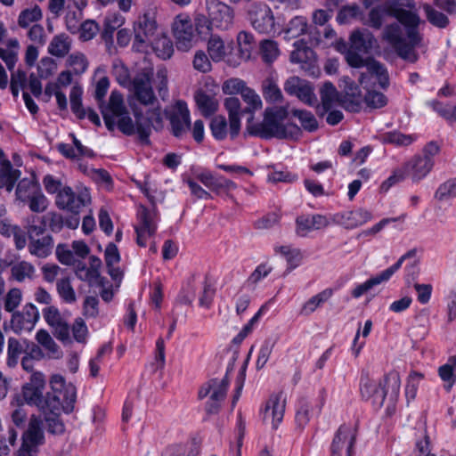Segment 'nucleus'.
I'll use <instances>...</instances> for the list:
<instances>
[{
	"instance_id": "nucleus-5",
	"label": "nucleus",
	"mask_w": 456,
	"mask_h": 456,
	"mask_svg": "<svg viewBox=\"0 0 456 456\" xmlns=\"http://www.w3.org/2000/svg\"><path fill=\"white\" fill-rule=\"evenodd\" d=\"M45 388V377L41 371L31 373L29 379L21 387L20 399L22 403L35 405L40 410L52 407V411L57 412L60 410V398L57 395L47 394L44 397Z\"/></svg>"
},
{
	"instance_id": "nucleus-9",
	"label": "nucleus",
	"mask_w": 456,
	"mask_h": 456,
	"mask_svg": "<svg viewBox=\"0 0 456 456\" xmlns=\"http://www.w3.org/2000/svg\"><path fill=\"white\" fill-rule=\"evenodd\" d=\"M173 36L176 48L181 52H188L198 42L197 34L190 16L186 13L178 14L172 24Z\"/></svg>"
},
{
	"instance_id": "nucleus-19",
	"label": "nucleus",
	"mask_w": 456,
	"mask_h": 456,
	"mask_svg": "<svg viewBox=\"0 0 456 456\" xmlns=\"http://www.w3.org/2000/svg\"><path fill=\"white\" fill-rule=\"evenodd\" d=\"M39 319V311L32 304H26L21 311L12 313L10 328L16 334L31 331Z\"/></svg>"
},
{
	"instance_id": "nucleus-32",
	"label": "nucleus",
	"mask_w": 456,
	"mask_h": 456,
	"mask_svg": "<svg viewBox=\"0 0 456 456\" xmlns=\"http://www.w3.org/2000/svg\"><path fill=\"white\" fill-rule=\"evenodd\" d=\"M37 276V270L33 264L25 260L11 264L10 279L19 283L33 281Z\"/></svg>"
},
{
	"instance_id": "nucleus-1",
	"label": "nucleus",
	"mask_w": 456,
	"mask_h": 456,
	"mask_svg": "<svg viewBox=\"0 0 456 456\" xmlns=\"http://www.w3.org/2000/svg\"><path fill=\"white\" fill-rule=\"evenodd\" d=\"M112 72L121 86L131 88L141 106L134 108L135 117V122H134L124 104L122 94L113 91L109 103L102 110L108 129L113 130L117 126L125 134L131 135L137 133L142 137L147 136L151 127L156 130L160 129L163 114L151 86V65L146 64L133 81L130 79L127 68L119 60L113 61Z\"/></svg>"
},
{
	"instance_id": "nucleus-15",
	"label": "nucleus",
	"mask_w": 456,
	"mask_h": 456,
	"mask_svg": "<svg viewBox=\"0 0 456 456\" xmlns=\"http://www.w3.org/2000/svg\"><path fill=\"white\" fill-rule=\"evenodd\" d=\"M415 250H410L406 254L403 255L398 261L391 265L390 267L387 268L386 270L382 271L379 273H377L374 276H371L370 279L365 281L362 283L356 284L354 288L352 289L351 295L354 298H359L364 294L370 292L371 289H374V287L380 285L382 283H385L388 281L391 277L394 275L395 272H397L403 263L410 258L413 257L415 256Z\"/></svg>"
},
{
	"instance_id": "nucleus-2",
	"label": "nucleus",
	"mask_w": 456,
	"mask_h": 456,
	"mask_svg": "<svg viewBox=\"0 0 456 456\" xmlns=\"http://www.w3.org/2000/svg\"><path fill=\"white\" fill-rule=\"evenodd\" d=\"M412 0L387 2L370 10L369 25L380 28L387 17H394L398 22L385 27L382 39L386 41L403 60L415 62L418 55L415 48L419 45L421 37L418 32L419 16L411 10Z\"/></svg>"
},
{
	"instance_id": "nucleus-26",
	"label": "nucleus",
	"mask_w": 456,
	"mask_h": 456,
	"mask_svg": "<svg viewBox=\"0 0 456 456\" xmlns=\"http://www.w3.org/2000/svg\"><path fill=\"white\" fill-rule=\"evenodd\" d=\"M359 82L360 85L366 90L364 101L369 107L379 109L387 105V99L385 94L380 92L372 90V87L376 83L379 86L375 75L371 76L368 72L366 74H362Z\"/></svg>"
},
{
	"instance_id": "nucleus-52",
	"label": "nucleus",
	"mask_w": 456,
	"mask_h": 456,
	"mask_svg": "<svg viewBox=\"0 0 456 456\" xmlns=\"http://www.w3.org/2000/svg\"><path fill=\"white\" fill-rule=\"evenodd\" d=\"M22 297L23 295L20 289L12 288L5 293L2 306L6 312L13 313L21 304Z\"/></svg>"
},
{
	"instance_id": "nucleus-57",
	"label": "nucleus",
	"mask_w": 456,
	"mask_h": 456,
	"mask_svg": "<svg viewBox=\"0 0 456 456\" xmlns=\"http://www.w3.org/2000/svg\"><path fill=\"white\" fill-rule=\"evenodd\" d=\"M424 376L417 371H411L406 381L405 397L408 403L416 398L418 388L423 380Z\"/></svg>"
},
{
	"instance_id": "nucleus-51",
	"label": "nucleus",
	"mask_w": 456,
	"mask_h": 456,
	"mask_svg": "<svg viewBox=\"0 0 456 456\" xmlns=\"http://www.w3.org/2000/svg\"><path fill=\"white\" fill-rule=\"evenodd\" d=\"M241 97L245 103L247 104V108L245 109V112H248L251 114L250 120L253 119V113L261 110L263 107V102L258 94L252 88L247 87L242 91Z\"/></svg>"
},
{
	"instance_id": "nucleus-4",
	"label": "nucleus",
	"mask_w": 456,
	"mask_h": 456,
	"mask_svg": "<svg viewBox=\"0 0 456 456\" xmlns=\"http://www.w3.org/2000/svg\"><path fill=\"white\" fill-rule=\"evenodd\" d=\"M288 116L286 107H269L265 110L261 123L254 126V134L262 138H297L300 127L293 123H285Z\"/></svg>"
},
{
	"instance_id": "nucleus-58",
	"label": "nucleus",
	"mask_w": 456,
	"mask_h": 456,
	"mask_svg": "<svg viewBox=\"0 0 456 456\" xmlns=\"http://www.w3.org/2000/svg\"><path fill=\"white\" fill-rule=\"evenodd\" d=\"M260 52L265 62L272 63L280 55L278 45L273 40H264L260 44Z\"/></svg>"
},
{
	"instance_id": "nucleus-6",
	"label": "nucleus",
	"mask_w": 456,
	"mask_h": 456,
	"mask_svg": "<svg viewBox=\"0 0 456 456\" xmlns=\"http://www.w3.org/2000/svg\"><path fill=\"white\" fill-rule=\"evenodd\" d=\"M434 166L420 155H415L407 160L401 167L394 170L393 174L381 183V190L387 191L395 183L410 178L413 183H419L428 175Z\"/></svg>"
},
{
	"instance_id": "nucleus-23",
	"label": "nucleus",
	"mask_w": 456,
	"mask_h": 456,
	"mask_svg": "<svg viewBox=\"0 0 456 456\" xmlns=\"http://www.w3.org/2000/svg\"><path fill=\"white\" fill-rule=\"evenodd\" d=\"M170 123L175 136H183L190 128L191 119L188 106L183 101H177L170 114Z\"/></svg>"
},
{
	"instance_id": "nucleus-8",
	"label": "nucleus",
	"mask_w": 456,
	"mask_h": 456,
	"mask_svg": "<svg viewBox=\"0 0 456 456\" xmlns=\"http://www.w3.org/2000/svg\"><path fill=\"white\" fill-rule=\"evenodd\" d=\"M401 379L397 372H389L383 379V384L376 389L371 396L364 397L376 408H381L385 402L388 403V408H394L400 394Z\"/></svg>"
},
{
	"instance_id": "nucleus-60",
	"label": "nucleus",
	"mask_w": 456,
	"mask_h": 456,
	"mask_svg": "<svg viewBox=\"0 0 456 456\" xmlns=\"http://www.w3.org/2000/svg\"><path fill=\"white\" fill-rule=\"evenodd\" d=\"M212 61L208 53L203 50H198L195 52L192 66L193 68L201 73H208L212 70Z\"/></svg>"
},
{
	"instance_id": "nucleus-11",
	"label": "nucleus",
	"mask_w": 456,
	"mask_h": 456,
	"mask_svg": "<svg viewBox=\"0 0 456 456\" xmlns=\"http://www.w3.org/2000/svg\"><path fill=\"white\" fill-rule=\"evenodd\" d=\"M249 20L252 26L260 33L278 34L281 33L282 23L275 20L273 12L265 4H257L249 10Z\"/></svg>"
},
{
	"instance_id": "nucleus-53",
	"label": "nucleus",
	"mask_w": 456,
	"mask_h": 456,
	"mask_svg": "<svg viewBox=\"0 0 456 456\" xmlns=\"http://www.w3.org/2000/svg\"><path fill=\"white\" fill-rule=\"evenodd\" d=\"M43 17L42 10L38 5H33L20 12L18 24L20 28H27L31 23L38 21Z\"/></svg>"
},
{
	"instance_id": "nucleus-63",
	"label": "nucleus",
	"mask_w": 456,
	"mask_h": 456,
	"mask_svg": "<svg viewBox=\"0 0 456 456\" xmlns=\"http://www.w3.org/2000/svg\"><path fill=\"white\" fill-rule=\"evenodd\" d=\"M41 356V349L37 346L32 345L31 348H29V350L20 360L22 369L28 372H34V362L36 359H39Z\"/></svg>"
},
{
	"instance_id": "nucleus-28",
	"label": "nucleus",
	"mask_w": 456,
	"mask_h": 456,
	"mask_svg": "<svg viewBox=\"0 0 456 456\" xmlns=\"http://www.w3.org/2000/svg\"><path fill=\"white\" fill-rule=\"evenodd\" d=\"M329 220L322 215H302L296 220V232L298 236L305 237L311 232L325 228Z\"/></svg>"
},
{
	"instance_id": "nucleus-40",
	"label": "nucleus",
	"mask_w": 456,
	"mask_h": 456,
	"mask_svg": "<svg viewBox=\"0 0 456 456\" xmlns=\"http://www.w3.org/2000/svg\"><path fill=\"white\" fill-rule=\"evenodd\" d=\"M236 43L238 48L236 57L240 63L248 61L256 45L253 35L247 31H240L237 35Z\"/></svg>"
},
{
	"instance_id": "nucleus-12",
	"label": "nucleus",
	"mask_w": 456,
	"mask_h": 456,
	"mask_svg": "<svg viewBox=\"0 0 456 456\" xmlns=\"http://www.w3.org/2000/svg\"><path fill=\"white\" fill-rule=\"evenodd\" d=\"M91 203V195L86 188L77 189L76 191L69 186H65L56 195L55 204L60 209L78 215L82 208Z\"/></svg>"
},
{
	"instance_id": "nucleus-33",
	"label": "nucleus",
	"mask_w": 456,
	"mask_h": 456,
	"mask_svg": "<svg viewBox=\"0 0 456 456\" xmlns=\"http://www.w3.org/2000/svg\"><path fill=\"white\" fill-rule=\"evenodd\" d=\"M27 340H19L16 338H9L7 341L6 365L9 368L17 367L20 360L28 351Z\"/></svg>"
},
{
	"instance_id": "nucleus-48",
	"label": "nucleus",
	"mask_w": 456,
	"mask_h": 456,
	"mask_svg": "<svg viewBox=\"0 0 456 456\" xmlns=\"http://www.w3.org/2000/svg\"><path fill=\"white\" fill-rule=\"evenodd\" d=\"M39 190L40 187L37 183L32 180L22 179L18 183L16 188V199L26 204Z\"/></svg>"
},
{
	"instance_id": "nucleus-16",
	"label": "nucleus",
	"mask_w": 456,
	"mask_h": 456,
	"mask_svg": "<svg viewBox=\"0 0 456 456\" xmlns=\"http://www.w3.org/2000/svg\"><path fill=\"white\" fill-rule=\"evenodd\" d=\"M206 9L215 29L227 31L233 27L234 11L227 4L219 0H206Z\"/></svg>"
},
{
	"instance_id": "nucleus-25",
	"label": "nucleus",
	"mask_w": 456,
	"mask_h": 456,
	"mask_svg": "<svg viewBox=\"0 0 456 456\" xmlns=\"http://www.w3.org/2000/svg\"><path fill=\"white\" fill-rule=\"evenodd\" d=\"M43 316L46 323L53 328L58 339L63 342L70 340L69 327L57 307L50 305L44 308Z\"/></svg>"
},
{
	"instance_id": "nucleus-49",
	"label": "nucleus",
	"mask_w": 456,
	"mask_h": 456,
	"mask_svg": "<svg viewBox=\"0 0 456 456\" xmlns=\"http://www.w3.org/2000/svg\"><path fill=\"white\" fill-rule=\"evenodd\" d=\"M332 295L333 290L331 289H326L322 292L313 296L304 304L302 307V314L307 315L314 313L319 306L328 301L332 297Z\"/></svg>"
},
{
	"instance_id": "nucleus-54",
	"label": "nucleus",
	"mask_w": 456,
	"mask_h": 456,
	"mask_svg": "<svg viewBox=\"0 0 456 456\" xmlns=\"http://www.w3.org/2000/svg\"><path fill=\"white\" fill-rule=\"evenodd\" d=\"M82 87L79 86H73L69 94L70 108L78 118H84L86 114V110L82 105Z\"/></svg>"
},
{
	"instance_id": "nucleus-3",
	"label": "nucleus",
	"mask_w": 456,
	"mask_h": 456,
	"mask_svg": "<svg viewBox=\"0 0 456 456\" xmlns=\"http://www.w3.org/2000/svg\"><path fill=\"white\" fill-rule=\"evenodd\" d=\"M376 38L367 29H358L350 36V46L346 52V61L354 68L366 67L367 72L376 76L379 87L386 89L389 86V76L387 68L380 62L368 58L363 59L361 53H368L376 45Z\"/></svg>"
},
{
	"instance_id": "nucleus-31",
	"label": "nucleus",
	"mask_w": 456,
	"mask_h": 456,
	"mask_svg": "<svg viewBox=\"0 0 456 456\" xmlns=\"http://www.w3.org/2000/svg\"><path fill=\"white\" fill-rule=\"evenodd\" d=\"M224 107L229 115V132L231 138H235L240 130L241 107L240 102L236 97L225 99Z\"/></svg>"
},
{
	"instance_id": "nucleus-50",
	"label": "nucleus",
	"mask_w": 456,
	"mask_h": 456,
	"mask_svg": "<svg viewBox=\"0 0 456 456\" xmlns=\"http://www.w3.org/2000/svg\"><path fill=\"white\" fill-rule=\"evenodd\" d=\"M293 117L298 119L301 127L307 132H314L318 128V121L315 116L306 110L294 109L291 110Z\"/></svg>"
},
{
	"instance_id": "nucleus-59",
	"label": "nucleus",
	"mask_w": 456,
	"mask_h": 456,
	"mask_svg": "<svg viewBox=\"0 0 456 456\" xmlns=\"http://www.w3.org/2000/svg\"><path fill=\"white\" fill-rule=\"evenodd\" d=\"M67 65L72 68L75 74L80 75L87 69L88 61L84 53L75 52L68 57Z\"/></svg>"
},
{
	"instance_id": "nucleus-36",
	"label": "nucleus",
	"mask_w": 456,
	"mask_h": 456,
	"mask_svg": "<svg viewBox=\"0 0 456 456\" xmlns=\"http://www.w3.org/2000/svg\"><path fill=\"white\" fill-rule=\"evenodd\" d=\"M322 107L325 110L337 106L346 107L345 102L342 100L339 93L330 82H325L320 90Z\"/></svg>"
},
{
	"instance_id": "nucleus-64",
	"label": "nucleus",
	"mask_w": 456,
	"mask_h": 456,
	"mask_svg": "<svg viewBox=\"0 0 456 456\" xmlns=\"http://www.w3.org/2000/svg\"><path fill=\"white\" fill-rule=\"evenodd\" d=\"M57 291L64 302L71 304L76 301V293L69 279H61L57 282Z\"/></svg>"
},
{
	"instance_id": "nucleus-39",
	"label": "nucleus",
	"mask_w": 456,
	"mask_h": 456,
	"mask_svg": "<svg viewBox=\"0 0 456 456\" xmlns=\"http://www.w3.org/2000/svg\"><path fill=\"white\" fill-rule=\"evenodd\" d=\"M101 264L102 262L98 257L92 256L89 265L81 263L77 265L76 268V275L81 281L93 284L98 281Z\"/></svg>"
},
{
	"instance_id": "nucleus-55",
	"label": "nucleus",
	"mask_w": 456,
	"mask_h": 456,
	"mask_svg": "<svg viewBox=\"0 0 456 456\" xmlns=\"http://www.w3.org/2000/svg\"><path fill=\"white\" fill-rule=\"evenodd\" d=\"M276 343H277V338H273V337L267 338L262 343V345L259 348V352H258V355H257V359H256V366L258 370L263 369L265 366Z\"/></svg>"
},
{
	"instance_id": "nucleus-18",
	"label": "nucleus",
	"mask_w": 456,
	"mask_h": 456,
	"mask_svg": "<svg viewBox=\"0 0 456 456\" xmlns=\"http://www.w3.org/2000/svg\"><path fill=\"white\" fill-rule=\"evenodd\" d=\"M285 408L286 398L282 393L271 395L260 410L263 422L277 429L283 419Z\"/></svg>"
},
{
	"instance_id": "nucleus-27",
	"label": "nucleus",
	"mask_w": 456,
	"mask_h": 456,
	"mask_svg": "<svg viewBox=\"0 0 456 456\" xmlns=\"http://www.w3.org/2000/svg\"><path fill=\"white\" fill-rule=\"evenodd\" d=\"M50 387L53 393L57 395L61 402L66 403L67 409L71 408L76 400V388L71 383H67L65 379L60 374H53L50 379Z\"/></svg>"
},
{
	"instance_id": "nucleus-30",
	"label": "nucleus",
	"mask_w": 456,
	"mask_h": 456,
	"mask_svg": "<svg viewBox=\"0 0 456 456\" xmlns=\"http://www.w3.org/2000/svg\"><path fill=\"white\" fill-rule=\"evenodd\" d=\"M289 60L292 63L300 64L303 69L311 68L316 61L314 52L306 45L303 40H297L293 44Z\"/></svg>"
},
{
	"instance_id": "nucleus-56",
	"label": "nucleus",
	"mask_w": 456,
	"mask_h": 456,
	"mask_svg": "<svg viewBox=\"0 0 456 456\" xmlns=\"http://www.w3.org/2000/svg\"><path fill=\"white\" fill-rule=\"evenodd\" d=\"M2 235L5 237L12 236L15 247L19 250L24 248L27 244L26 234L24 231L18 225L12 224L5 225L2 232Z\"/></svg>"
},
{
	"instance_id": "nucleus-62",
	"label": "nucleus",
	"mask_w": 456,
	"mask_h": 456,
	"mask_svg": "<svg viewBox=\"0 0 456 456\" xmlns=\"http://www.w3.org/2000/svg\"><path fill=\"white\" fill-rule=\"evenodd\" d=\"M433 110L449 123L456 122V105L444 104L439 102L431 103Z\"/></svg>"
},
{
	"instance_id": "nucleus-7",
	"label": "nucleus",
	"mask_w": 456,
	"mask_h": 456,
	"mask_svg": "<svg viewBox=\"0 0 456 456\" xmlns=\"http://www.w3.org/2000/svg\"><path fill=\"white\" fill-rule=\"evenodd\" d=\"M133 31V50L138 53H148L151 42H153V39L161 30L159 29L154 16L150 12H144L134 20Z\"/></svg>"
},
{
	"instance_id": "nucleus-45",
	"label": "nucleus",
	"mask_w": 456,
	"mask_h": 456,
	"mask_svg": "<svg viewBox=\"0 0 456 456\" xmlns=\"http://www.w3.org/2000/svg\"><path fill=\"white\" fill-rule=\"evenodd\" d=\"M70 408L67 409V407L62 404L60 401V410L57 412L52 411V407H47V409L41 410L45 414V419L47 423L49 432L53 434H61L64 431V424L60 419V415L62 411H69Z\"/></svg>"
},
{
	"instance_id": "nucleus-44",
	"label": "nucleus",
	"mask_w": 456,
	"mask_h": 456,
	"mask_svg": "<svg viewBox=\"0 0 456 456\" xmlns=\"http://www.w3.org/2000/svg\"><path fill=\"white\" fill-rule=\"evenodd\" d=\"M53 248V240L50 235H45L39 239H31L28 244L29 253L39 258H45L51 255Z\"/></svg>"
},
{
	"instance_id": "nucleus-37",
	"label": "nucleus",
	"mask_w": 456,
	"mask_h": 456,
	"mask_svg": "<svg viewBox=\"0 0 456 456\" xmlns=\"http://www.w3.org/2000/svg\"><path fill=\"white\" fill-rule=\"evenodd\" d=\"M262 93L267 102L278 103L283 100V94L278 85V76L270 74L262 84Z\"/></svg>"
},
{
	"instance_id": "nucleus-34",
	"label": "nucleus",
	"mask_w": 456,
	"mask_h": 456,
	"mask_svg": "<svg viewBox=\"0 0 456 456\" xmlns=\"http://www.w3.org/2000/svg\"><path fill=\"white\" fill-rule=\"evenodd\" d=\"M104 259L108 267L109 274L115 281L119 283L122 279V272L118 266L120 261V255L114 243L107 245L104 252Z\"/></svg>"
},
{
	"instance_id": "nucleus-21",
	"label": "nucleus",
	"mask_w": 456,
	"mask_h": 456,
	"mask_svg": "<svg viewBox=\"0 0 456 456\" xmlns=\"http://www.w3.org/2000/svg\"><path fill=\"white\" fill-rule=\"evenodd\" d=\"M373 218L372 213L364 208H356L337 213L332 220L336 224L347 230L356 229Z\"/></svg>"
},
{
	"instance_id": "nucleus-17",
	"label": "nucleus",
	"mask_w": 456,
	"mask_h": 456,
	"mask_svg": "<svg viewBox=\"0 0 456 456\" xmlns=\"http://www.w3.org/2000/svg\"><path fill=\"white\" fill-rule=\"evenodd\" d=\"M228 388V382L225 379H211L206 383L199 391L200 399H207L206 411L208 413H216L221 407L225 398Z\"/></svg>"
},
{
	"instance_id": "nucleus-35",
	"label": "nucleus",
	"mask_w": 456,
	"mask_h": 456,
	"mask_svg": "<svg viewBox=\"0 0 456 456\" xmlns=\"http://www.w3.org/2000/svg\"><path fill=\"white\" fill-rule=\"evenodd\" d=\"M72 47V39L71 37L65 34V33H60L55 35L52 40L50 41L47 52L52 56L57 57V58H63L65 57Z\"/></svg>"
},
{
	"instance_id": "nucleus-38",
	"label": "nucleus",
	"mask_w": 456,
	"mask_h": 456,
	"mask_svg": "<svg viewBox=\"0 0 456 456\" xmlns=\"http://www.w3.org/2000/svg\"><path fill=\"white\" fill-rule=\"evenodd\" d=\"M72 138L73 145L67 143H60L57 148L58 151L66 158L77 159L80 157H93L92 150L85 147L79 140L76 138L73 134H69Z\"/></svg>"
},
{
	"instance_id": "nucleus-42",
	"label": "nucleus",
	"mask_w": 456,
	"mask_h": 456,
	"mask_svg": "<svg viewBox=\"0 0 456 456\" xmlns=\"http://www.w3.org/2000/svg\"><path fill=\"white\" fill-rule=\"evenodd\" d=\"M36 339L45 350L46 357L59 359L62 356L61 348L46 330H39L36 334Z\"/></svg>"
},
{
	"instance_id": "nucleus-10",
	"label": "nucleus",
	"mask_w": 456,
	"mask_h": 456,
	"mask_svg": "<svg viewBox=\"0 0 456 456\" xmlns=\"http://www.w3.org/2000/svg\"><path fill=\"white\" fill-rule=\"evenodd\" d=\"M159 216L154 208L142 206L137 210V221L134 224L136 242L140 247H146L158 229Z\"/></svg>"
},
{
	"instance_id": "nucleus-13",
	"label": "nucleus",
	"mask_w": 456,
	"mask_h": 456,
	"mask_svg": "<svg viewBox=\"0 0 456 456\" xmlns=\"http://www.w3.org/2000/svg\"><path fill=\"white\" fill-rule=\"evenodd\" d=\"M44 440L43 421L39 417L32 415L22 434V444L16 456H33Z\"/></svg>"
},
{
	"instance_id": "nucleus-29",
	"label": "nucleus",
	"mask_w": 456,
	"mask_h": 456,
	"mask_svg": "<svg viewBox=\"0 0 456 456\" xmlns=\"http://www.w3.org/2000/svg\"><path fill=\"white\" fill-rule=\"evenodd\" d=\"M20 176V171L14 168L0 149V189L10 192Z\"/></svg>"
},
{
	"instance_id": "nucleus-43",
	"label": "nucleus",
	"mask_w": 456,
	"mask_h": 456,
	"mask_svg": "<svg viewBox=\"0 0 456 456\" xmlns=\"http://www.w3.org/2000/svg\"><path fill=\"white\" fill-rule=\"evenodd\" d=\"M153 51L160 59H169L174 53V46L170 38L162 31L153 39L150 51Z\"/></svg>"
},
{
	"instance_id": "nucleus-24",
	"label": "nucleus",
	"mask_w": 456,
	"mask_h": 456,
	"mask_svg": "<svg viewBox=\"0 0 456 456\" xmlns=\"http://www.w3.org/2000/svg\"><path fill=\"white\" fill-rule=\"evenodd\" d=\"M354 442V431L348 427H340L332 441L330 456H352Z\"/></svg>"
},
{
	"instance_id": "nucleus-47",
	"label": "nucleus",
	"mask_w": 456,
	"mask_h": 456,
	"mask_svg": "<svg viewBox=\"0 0 456 456\" xmlns=\"http://www.w3.org/2000/svg\"><path fill=\"white\" fill-rule=\"evenodd\" d=\"M195 101L200 111L205 117L211 116L218 108V101L202 91L195 94Z\"/></svg>"
},
{
	"instance_id": "nucleus-46",
	"label": "nucleus",
	"mask_w": 456,
	"mask_h": 456,
	"mask_svg": "<svg viewBox=\"0 0 456 456\" xmlns=\"http://www.w3.org/2000/svg\"><path fill=\"white\" fill-rule=\"evenodd\" d=\"M307 28L308 23L306 18L296 16L289 20L285 29L281 28V32H284V38L286 40H290L305 34Z\"/></svg>"
},
{
	"instance_id": "nucleus-61",
	"label": "nucleus",
	"mask_w": 456,
	"mask_h": 456,
	"mask_svg": "<svg viewBox=\"0 0 456 456\" xmlns=\"http://www.w3.org/2000/svg\"><path fill=\"white\" fill-rule=\"evenodd\" d=\"M55 253L57 259L62 265H75L76 262L78 261L74 254L71 244H59L56 247Z\"/></svg>"
},
{
	"instance_id": "nucleus-20",
	"label": "nucleus",
	"mask_w": 456,
	"mask_h": 456,
	"mask_svg": "<svg viewBox=\"0 0 456 456\" xmlns=\"http://www.w3.org/2000/svg\"><path fill=\"white\" fill-rule=\"evenodd\" d=\"M284 90L288 94L296 96L300 102L308 106H315L318 102L314 86L298 77L288 78L284 84Z\"/></svg>"
},
{
	"instance_id": "nucleus-22",
	"label": "nucleus",
	"mask_w": 456,
	"mask_h": 456,
	"mask_svg": "<svg viewBox=\"0 0 456 456\" xmlns=\"http://www.w3.org/2000/svg\"><path fill=\"white\" fill-rule=\"evenodd\" d=\"M195 177L207 188L217 195L225 194L229 196L230 191L237 189V184L223 175H216L209 170L196 172Z\"/></svg>"
},
{
	"instance_id": "nucleus-41",
	"label": "nucleus",
	"mask_w": 456,
	"mask_h": 456,
	"mask_svg": "<svg viewBox=\"0 0 456 456\" xmlns=\"http://www.w3.org/2000/svg\"><path fill=\"white\" fill-rule=\"evenodd\" d=\"M20 43L17 38L11 37L5 45H0V58L9 70H12L18 61Z\"/></svg>"
},
{
	"instance_id": "nucleus-14",
	"label": "nucleus",
	"mask_w": 456,
	"mask_h": 456,
	"mask_svg": "<svg viewBox=\"0 0 456 456\" xmlns=\"http://www.w3.org/2000/svg\"><path fill=\"white\" fill-rule=\"evenodd\" d=\"M207 52L213 62H225L231 67L240 65V61L234 53L232 41L225 42L219 35H211L207 42Z\"/></svg>"
}]
</instances>
